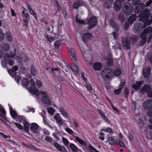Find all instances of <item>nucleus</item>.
I'll return each instance as SVG.
<instances>
[{"instance_id":"obj_44","label":"nucleus","mask_w":152,"mask_h":152,"mask_svg":"<svg viewBox=\"0 0 152 152\" xmlns=\"http://www.w3.org/2000/svg\"><path fill=\"white\" fill-rule=\"evenodd\" d=\"M46 38L47 41L50 42H51L52 41L54 40V38H53L52 37H51L47 34L46 35Z\"/></svg>"},{"instance_id":"obj_24","label":"nucleus","mask_w":152,"mask_h":152,"mask_svg":"<svg viewBox=\"0 0 152 152\" xmlns=\"http://www.w3.org/2000/svg\"><path fill=\"white\" fill-rule=\"evenodd\" d=\"M70 53L71 56L75 61H77V60L76 56V53L74 49L71 48L70 50Z\"/></svg>"},{"instance_id":"obj_61","label":"nucleus","mask_w":152,"mask_h":152,"mask_svg":"<svg viewBox=\"0 0 152 152\" xmlns=\"http://www.w3.org/2000/svg\"><path fill=\"white\" fill-rule=\"evenodd\" d=\"M29 12L30 13L31 15H33L36 19L37 18V15L34 12L33 10H32L31 11H30Z\"/></svg>"},{"instance_id":"obj_50","label":"nucleus","mask_w":152,"mask_h":152,"mask_svg":"<svg viewBox=\"0 0 152 152\" xmlns=\"http://www.w3.org/2000/svg\"><path fill=\"white\" fill-rule=\"evenodd\" d=\"M147 58L150 60L151 63H152V53H149L147 56Z\"/></svg>"},{"instance_id":"obj_63","label":"nucleus","mask_w":152,"mask_h":152,"mask_svg":"<svg viewBox=\"0 0 152 152\" xmlns=\"http://www.w3.org/2000/svg\"><path fill=\"white\" fill-rule=\"evenodd\" d=\"M113 34L114 39H117V37L118 36V33L117 32H114L113 33Z\"/></svg>"},{"instance_id":"obj_9","label":"nucleus","mask_w":152,"mask_h":152,"mask_svg":"<svg viewBox=\"0 0 152 152\" xmlns=\"http://www.w3.org/2000/svg\"><path fill=\"white\" fill-rule=\"evenodd\" d=\"M60 68L59 67L56 68H52L51 69V73L54 74L56 78L60 81H63L64 79L62 76L60 75H57L55 71H59Z\"/></svg>"},{"instance_id":"obj_32","label":"nucleus","mask_w":152,"mask_h":152,"mask_svg":"<svg viewBox=\"0 0 152 152\" xmlns=\"http://www.w3.org/2000/svg\"><path fill=\"white\" fill-rule=\"evenodd\" d=\"M122 71L120 69H117L114 72V75L117 77L120 76L121 73Z\"/></svg>"},{"instance_id":"obj_40","label":"nucleus","mask_w":152,"mask_h":152,"mask_svg":"<svg viewBox=\"0 0 152 152\" xmlns=\"http://www.w3.org/2000/svg\"><path fill=\"white\" fill-rule=\"evenodd\" d=\"M107 141L111 145H113L115 142L114 139L111 137H109L107 140Z\"/></svg>"},{"instance_id":"obj_17","label":"nucleus","mask_w":152,"mask_h":152,"mask_svg":"<svg viewBox=\"0 0 152 152\" xmlns=\"http://www.w3.org/2000/svg\"><path fill=\"white\" fill-rule=\"evenodd\" d=\"M110 25L112 27L114 28L116 31H118L119 30V26L118 23L115 22L112 19H110Z\"/></svg>"},{"instance_id":"obj_34","label":"nucleus","mask_w":152,"mask_h":152,"mask_svg":"<svg viewBox=\"0 0 152 152\" xmlns=\"http://www.w3.org/2000/svg\"><path fill=\"white\" fill-rule=\"evenodd\" d=\"M24 129L26 132H28L29 130V124L25 122L24 124Z\"/></svg>"},{"instance_id":"obj_33","label":"nucleus","mask_w":152,"mask_h":152,"mask_svg":"<svg viewBox=\"0 0 152 152\" xmlns=\"http://www.w3.org/2000/svg\"><path fill=\"white\" fill-rule=\"evenodd\" d=\"M71 68L76 74H77L79 72V70L76 65H74L72 67H71Z\"/></svg>"},{"instance_id":"obj_18","label":"nucleus","mask_w":152,"mask_h":152,"mask_svg":"<svg viewBox=\"0 0 152 152\" xmlns=\"http://www.w3.org/2000/svg\"><path fill=\"white\" fill-rule=\"evenodd\" d=\"M114 70L110 69H106L101 72V75H108L112 76V73L114 72Z\"/></svg>"},{"instance_id":"obj_10","label":"nucleus","mask_w":152,"mask_h":152,"mask_svg":"<svg viewBox=\"0 0 152 152\" xmlns=\"http://www.w3.org/2000/svg\"><path fill=\"white\" fill-rule=\"evenodd\" d=\"M143 107L145 110L152 109V99L145 101L143 103Z\"/></svg>"},{"instance_id":"obj_15","label":"nucleus","mask_w":152,"mask_h":152,"mask_svg":"<svg viewBox=\"0 0 152 152\" xmlns=\"http://www.w3.org/2000/svg\"><path fill=\"white\" fill-rule=\"evenodd\" d=\"M54 146L59 151L63 152H68L64 146H61L58 143L56 142L53 143Z\"/></svg>"},{"instance_id":"obj_25","label":"nucleus","mask_w":152,"mask_h":152,"mask_svg":"<svg viewBox=\"0 0 152 152\" xmlns=\"http://www.w3.org/2000/svg\"><path fill=\"white\" fill-rule=\"evenodd\" d=\"M137 18L136 14L132 15L128 19V21L130 24H132L136 20Z\"/></svg>"},{"instance_id":"obj_29","label":"nucleus","mask_w":152,"mask_h":152,"mask_svg":"<svg viewBox=\"0 0 152 152\" xmlns=\"http://www.w3.org/2000/svg\"><path fill=\"white\" fill-rule=\"evenodd\" d=\"M113 2V0H107L105 2V5L106 7L109 8L110 6L112 4Z\"/></svg>"},{"instance_id":"obj_23","label":"nucleus","mask_w":152,"mask_h":152,"mask_svg":"<svg viewBox=\"0 0 152 152\" xmlns=\"http://www.w3.org/2000/svg\"><path fill=\"white\" fill-rule=\"evenodd\" d=\"M102 67V65L101 63L97 62L95 63L93 65V68L94 69L99 71L101 69Z\"/></svg>"},{"instance_id":"obj_5","label":"nucleus","mask_w":152,"mask_h":152,"mask_svg":"<svg viewBox=\"0 0 152 152\" xmlns=\"http://www.w3.org/2000/svg\"><path fill=\"white\" fill-rule=\"evenodd\" d=\"M30 85L31 87L29 88L28 90L31 92L34 93L37 96H39L40 93L36 87H35V86L34 82L33 79L30 80Z\"/></svg>"},{"instance_id":"obj_57","label":"nucleus","mask_w":152,"mask_h":152,"mask_svg":"<svg viewBox=\"0 0 152 152\" xmlns=\"http://www.w3.org/2000/svg\"><path fill=\"white\" fill-rule=\"evenodd\" d=\"M15 59L17 61V62L21 63V59L19 56H16L15 58Z\"/></svg>"},{"instance_id":"obj_59","label":"nucleus","mask_w":152,"mask_h":152,"mask_svg":"<svg viewBox=\"0 0 152 152\" xmlns=\"http://www.w3.org/2000/svg\"><path fill=\"white\" fill-rule=\"evenodd\" d=\"M121 88H119L118 89L115 90L114 91V93L116 95L119 94L120 93L121 91Z\"/></svg>"},{"instance_id":"obj_45","label":"nucleus","mask_w":152,"mask_h":152,"mask_svg":"<svg viewBox=\"0 0 152 152\" xmlns=\"http://www.w3.org/2000/svg\"><path fill=\"white\" fill-rule=\"evenodd\" d=\"M70 147L72 150L74 151H77V148L75 145L73 143L70 144Z\"/></svg>"},{"instance_id":"obj_30","label":"nucleus","mask_w":152,"mask_h":152,"mask_svg":"<svg viewBox=\"0 0 152 152\" xmlns=\"http://www.w3.org/2000/svg\"><path fill=\"white\" fill-rule=\"evenodd\" d=\"M30 70L31 73L33 75L35 76L36 75L37 71L36 68L32 64L31 65Z\"/></svg>"},{"instance_id":"obj_56","label":"nucleus","mask_w":152,"mask_h":152,"mask_svg":"<svg viewBox=\"0 0 152 152\" xmlns=\"http://www.w3.org/2000/svg\"><path fill=\"white\" fill-rule=\"evenodd\" d=\"M15 124L16 126L19 129H23V127L21 124L17 123H15Z\"/></svg>"},{"instance_id":"obj_47","label":"nucleus","mask_w":152,"mask_h":152,"mask_svg":"<svg viewBox=\"0 0 152 152\" xmlns=\"http://www.w3.org/2000/svg\"><path fill=\"white\" fill-rule=\"evenodd\" d=\"M62 141L64 144L66 146L69 143V142L68 141L65 137H63L62 138Z\"/></svg>"},{"instance_id":"obj_41","label":"nucleus","mask_w":152,"mask_h":152,"mask_svg":"<svg viewBox=\"0 0 152 152\" xmlns=\"http://www.w3.org/2000/svg\"><path fill=\"white\" fill-rule=\"evenodd\" d=\"M22 83L24 85L26 86H27L29 84V80L27 78H23L22 80Z\"/></svg>"},{"instance_id":"obj_46","label":"nucleus","mask_w":152,"mask_h":152,"mask_svg":"<svg viewBox=\"0 0 152 152\" xmlns=\"http://www.w3.org/2000/svg\"><path fill=\"white\" fill-rule=\"evenodd\" d=\"M101 131L109 133H111L113 131L112 129L110 127H107L106 129H102Z\"/></svg>"},{"instance_id":"obj_51","label":"nucleus","mask_w":152,"mask_h":152,"mask_svg":"<svg viewBox=\"0 0 152 152\" xmlns=\"http://www.w3.org/2000/svg\"><path fill=\"white\" fill-rule=\"evenodd\" d=\"M66 131L68 133L70 134L71 135H72L73 133V131L70 129L67 128H66Z\"/></svg>"},{"instance_id":"obj_55","label":"nucleus","mask_w":152,"mask_h":152,"mask_svg":"<svg viewBox=\"0 0 152 152\" xmlns=\"http://www.w3.org/2000/svg\"><path fill=\"white\" fill-rule=\"evenodd\" d=\"M0 112L4 115L6 114V111L2 107L0 104Z\"/></svg>"},{"instance_id":"obj_42","label":"nucleus","mask_w":152,"mask_h":152,"mask_svg":"<svg viewBox=\"0 0 152 152\" xmlns=\"http://www.w3.org/2000/svg\"><path fill=\"white\" fill-rule=\"evenodd\" d=\"M6 37L7 40L10 41L12 40V37L10 33V32H7L6 35Z\"/></svg>"},{"instance_id":"obj_22","label":"nucleus","mask_w":152,"mask_h":152,"mask_svg":"<svg viewBox=\"0 0 152 152\" xmlns=\"http://www.w3.org/2000/svg\"><path fill=\"white\" fill-rule=\"evenodd\" d=\"M142 83V81H137L136 82V84L132 85V87L136 90H139Z\"/></svg>"},{"instance_id":"obj_14","label":"nucleus","mask_w":152,"mask_h":152,"mask_svg":"<svg viewBox=\"0 0 152 152\" xmlns=\"http://www.w3.org/2000/svg\"><path fill=\"white\" fill-rule=\"evenodd\" d=\"M151 68L150 67H145L143 69V72L144 78H148L150 76Z\"/></svg>"},{"instance_id":"obj_27","label":"nucleus","mask_w":152,"mask_h":152,"mask_svg":"<svg viewBox=\"0 0 152 152\" xmlns=\"http://www.w3.org/2000/svg\"><path fill=\"white\" fill-rule=\"evenodd\" d=\"M78 15V14H77L75 20L77 23L80 24H87V23L86 22V21L85 22L84 20H82L80 18H79L77 17Z\"/></svg>"},{"instance_id":"obj_8","label":"nucleus","mask_w":152,"mask_h":152,"mask_svg":"<svg viewBox=\"0 0 152 152\" xmlns=\"http://www.w3.org/2000/svg\"><path fill=\"white\" fill-rule=\"evenodd\" d=\"M40 94L42 95V99L43 102L45 104L50 105L51 104L50 100L49 98L47 96L46 92L44 91H41Z\"/></svg>"},{"instance_id":"obj_39","label":"nucleus","mask_w":152,"mask_h":152,"mask_svg":"<svg viewBox=\"0 0 152 152\" xmlns=\"http://www.w3.org/2000/svg\"><path fill=\"white\" fill-rule=\"evenodd\" d=\"M102 77L104 80L106 81H107L110 80V77H112L111 75H105L103 74V75H102Z\"/></svg>"},{"instance_id":"obj_35","label":"nucleus","mask_w":152,"mask_h":152,"mask_svg":"<svg viewBox=\"0 0 152 152\" xmlns=\"http://www.w3.org/2000/svg\"><path fill=\"white\" fill-rule=\"evenodd\" d=\"M61 43L60 41L58 40L56 41L54 44L55 48L56 49H58L59 47L61 45Z\"/></svg>"},{"instance_id":"obj_7","label":"nucleus","mask_w":152,"mask_h":152,"mask_svg":"<svg viewBox=\"0 0 152 152\" xmlns=\"http://www.w3.org/2000/svg\"><path fill=\"white\" fill-rule=\"evenodd\" d=\"M86 22L89 24L88 28L91 29L94 27L95 26L97 23V18L95 17H91L88 20H87Z\"/></svg>"},{"instance_id":"obj_2","label":"nucleus","mask_w":152,"mask_h":152,"mask_svg":"<svg viewBox=\"0 0 152 152\" xmlns=\"http://www.w3.org/2000/svg\"><path fill=\"white\" fill-rule=\"evenodd\" d=\"M151 29V27L148 26L145 29L140 35L141 38L139 41V45L140 46L143 45L146 42L147 40V34L149 32Z\"/></svg>"},{"instance_id":"obj_4","label":"nucleus","mask_w":152,"mask_h":152,"mask_svg":"<svg viewBox=\"0 0 152 152\" xmlns=\"http://www.w3.org/2000/svg\"><path fill=\"white\" fill-rule=\"evenodd\" d=\"M121 43L123 48L128 50L131 48L130 39L129 38L123 37L121 38Z\"/></svg>"},{"instance_id":"obj_16","label":"nucleus","mask_w":152,"mask_h":152,"mask_svg":"<svg viewBox=\"0 0 152 152\" xmlns=\"http://www.w3.org/2000/svg\"><path fill=\"white\" fill-rule=\"evenodd\" d=\"M83 2L82 0H76L73 5L74 9H77L79 7L83 5Z\"/></svg>"},{"instance_id":"obj_36","label":"nucleus","mask_w":152,"mask_h":152,"mask_svg":"<svg viewBox=\"0 0 152 152\" xmlns=\"http://www.w3.org/2000/svg\"><path fill=\"white\" fill-rule=\"evenodd\" d=\"M48 111L49 114L51 115H53L54 113L55 112V110L52 107H49L48 108Z\"/></svg>"},{"instance_id":"obj_60","label":"nucleus","mask_w":152,"mask_h":152,"mask_svg":"<svg viewBox=\"0 0 152 152\" xmlns=\"http://www.w3.org/2000/svg\"><path fill=\"white\" fill-rule=\"evenodd\" d=\"M147 115L150 117L152 118V109L147 112Z\"/></svg>"},{"instance_id":"obj_54","label":"nucleus","mask_w":152,"mask_h":152,"mask_svg":"<svg viewBox=\"0 0 152 152\" xmlns=\"http://www.w3.org/2000/svg\"><path fill=\"white\" fill-rule=\"evenodd\" d=\"M86 87L88 91H91L92 90L91 86L89 83L87 84L86 85Z\"/></svg>"},{"instance_id":"obj_31","label":"nucleus","mask_w":152,"mask_h":152,"mask_svg":"<svg viewBox=\"0 0 152 152\" xmlns=\"http://www.w3.org/2000/svg\"><path fill=\"white\" fill-rule=\"evenodd\" d=\"M59 109L60 111L64 116L66 117H68V114L66 111L62 107H59Z\"/></svg>"},{"instance_id":"obj_38","label":"nucleus","mask_w":152,"mask_h":152,"mask_svg":"<svg viewBox=\"0 0 152 152\" xmlns=\"http://www.w3.org/2000/svg\"><path fill=\"white\" fill-rule=\"evenodd\" d=\"M116 142L117 145L121 147H124V143L121 140L118 139L116 140Z\"/></svg>"},{"instance_id":"obj_48","label":"nucleus","mask_w":152,"mask_h":152,"mask_svg":"<svg viewBox=\"0 0 152 152\" xmlns=\"http://www.w3.org/2000/svg\"><path fill=\"white\" fill-rule=\"evenodd\" d=\"M9 73L12 76H15L16 73L14 71H13L12 69H10L8 70Z\"/></svg>"},{"instance_id":"obj_28","label":"nucleus","mask_w":152,"mask_h":152,"mask_svg":"<svg viewBox=\"0 0 152 152\" xmlns=\"http://www.w3.org/2000/svg\"><path fill=\"white\" fill-rule=\"evenodd\" d=\"M10 114L13 118H15L17 115V113L16 112L12 109V107H10Z\"/></svg>"},{"instance_id":"obj_20","label":"nucleus","mask_w":152,"mask_h":152,"mask_svg":"<svg viewBox=\"0 0 152 152\" xmlns=\"http://www.w3.org/2000/svg\"><path fill=\"white\" fill-rule=\"evenodd\" d=\"M92 36L91 34L90 33H87L83 35L82 37L83 41L86 43L89 40Z\"/></svg>"},{"instance_id":"obj_52","label":"nucleus","mask_w":152,"mask_h":152,"mask_svg":"<svg viewBox=\"0 0 152 152\" xmlns=\"http://www.w3.org/2000/svg\"><path fill=\"white\" fill-rule=\"evenodd\" d=\"M125 93V97L126 98H127L128 97L129 95V90L128 88L126 87L124 88V90Z\"/></svg>"},{"instance_id":"obj_11","label":"nucleus","mask_w":152,"mask_h":152,"mask_svg":"<svg viewBox=\"0 0 152 152\" xmlns=\"http://www.w3.org/2000/svg\"><path fill=\"white\" fill-rule=\"evenodd\" d=\"M39 126L36 123H33L31 124L30 127V129L33 133L37 134H39Z\"/></svg>"},{"instance_id":"obj_1","label":"nucleus","mask_w":152,"mask_h":152,"mask_svg":"<svg viewBox=\"0 0 152 152\" xmlns=\"http://www.w3.org/2000/svg\"><path fill=\"white\" fill-rule=\"evenodd\" d=\"M149 12V9H145L143 12L140 14L138 16V18H140L139 19V21L144 22V23H146V27L152 23V18L147 20L151 15V14Z\"/></svg>"},{"instance_id":"obj_3","label":"nucleus","mask_w":152,"mask_h":152,"mask_svg":"<svg viewBox=\"0 0 152 152\" xmlns=\"http://www.w3.org/2000/svg\"><path fill=\"white\" fill-rule=\"evenodd\" d=\"M146 24H142L138 22L135 23L133 26L134 33L136 34L140 33L142 29L146 27Z\"/></svg>"},{"instance_id":"obj_6","label":"nucleus","mask_w":152,"mask_h":152,"mask_svg":"<svg viewBox=\"0 0 152 152\" xmlns=\"http://www.w3.org/2000/svg\"><path fill=\"white\" fill-rule=\"evenodd\" d=\"M123 9L126 15H129L132 13L133 8L129 3L127 2L123 4Z\"/></svg>"},{"instance_id":"obj_64","label":"nucleus","mask_w":152,"mask_h":152,"mask_svg":"<svg viewBox=\"0 0 152 152\" xmlns=\"http://www.w3.org/2000/svg\"><path fill=\"white\" fill-rule=\"evenodd\" d=\"M149 121L151 124V125L148 126V127L150 129H152V119H149Z\"/></svg>"},{"instance_id":"obj_53","label":"nucleus","mask_w":152,"mask_h":152,"mask_svg":"<svg viewBox=\"0 0 152 152\" xmlns=\"http://www.w3.org/2000/svg\"><path fill=\"white\" fill-rule=\"evenodd\" d=\"M4 38V34L2 33L1 29H0V39L2 40Z\"/></svg>"},{"instance_id":"obj_43","label":"nucleus","mask_w":152,"mask_h":152,"mask_svg":"<svg viewBox=\"0 0 152 152\" xmlns=\"http://www.w3.org/2000/svg\"><path fill=\"white\" fill-rule=\"evenodd\" d=\"M118 19L121 21H123L124 20V17L123 13H119L118 16Z\"/></svg>"},{"instance_id":"obj_19","label":"nucleus","mask_w":152,"mask_h":152,"mask_svg":"<svg viewBox=\"0 0 152 152\" xmlns=\"http://www.w3.org/2000/svg\"><path fill=\"white\" fill-rule=\"evenodd\" d=\"M14 58V55L12 52H10L9 54L6 53L4 54V59L7 61H9L10 58Z\"/></svg>"},{"instance_id":"obj_58","label":"nucleus","mask_w":152,"mask_h":152,"mask_svg":"<svg viewBox=\"0 0 152 152\" xmlns=\"http://www.w3.org/2000/svg\"><path fill=\"white\" fill-rule=\"evenodd\" d=\"M36 83L39 88H40L42 85L41 82L39 80H37L36 82Z\"/></svg>"},{"instance_id":"obj_49","label":"nucleus","mask_w":152,"mask_h":152,"mask_svg":"<svg viewBox=\"0 0 152 152\" xmlns=\"http://www.w3.org/2000/svg\"><path fill=\"white\" fill-rule=\"evenodd\" d=\"M88 150L91 152H94V151H95L96 150L95 148H94L90 145L88 146Z\"/></svg>"},{"instance_id":"obj_26","label":"nucleus","mask_w":152,"mask_h":152,"mask_svg":"<svg viewBox=\"0 0 152 152\" xmlns=\"http://www.w3.org/2000/svg\"><path fill=\"white\" fill-rule=\"evenodd\" d=\"M54 118L56 120V122L58 124L62 125L63 121L62 120V118L59 114H57L54 116Z\"/></svg>"},{"instance_id":"obj_37","label":"nucleus","mask_w":152,"mask_h":152,"mask_svg":"<svg viewBox=\"0 0 152 152\" xmlns=\"http://www.w3.org/2000/svg\"><path fill=\"white\" fill-rule=\"evenodd\" d=\"M2 49L4 51H8L10 49V46L7 44H4L2 46Z\"/></svg>"},{"instance_id":"obj_13","label":"nucleus","mask_w":152,"mask_h":152,"mask_svg":"<svg viewBox=\"0 0 152 152\" xmlns=\"http://www.w3.org/2000/svg\"><path fill=\"white\" fill-rule=\"evenodd\" d=\"M122 5V1L121 0H117L114 3V8L116 11H119L121 9Z\"/></svg>"},{"instance_id":"obj_12","label":"nucleus","mask_w":152,"mask_h":152,"mask_svg":"<svg viewBox=\"0 0 152 152\" xmlns=\"http://www.w3.org/2000/svg\"><path fill=\"white\" fill-rule=\"evenodd\" d=\"M145 7V5L143 3H140L134 9L136 13H139L142 12Z\"/></svg>"},{"instance_id":"obj_21","label":"nucleus","mask_w":152,"mask_h":152,"mask_svg":"<svg viewBox=\"0 0 152 152\" xmlns=\"http://www.w3.org/2000/svg\"><path fill=\"white\" fill-rule=\"evenodd\" d=\"M151 88L150 86L147 84L145 85L142 88L141 90L140 91V93L144 94L147 93H148Z\"/></svg>"},{"instance_id":"obj_62","label":"nucleus","mask_w":152,"mask_h":152,"mask_svg":"<svg viewBox=\"0 0 152 152\" xmlns=\"http://www.w3.org/2000/svg\"><path fill=\"white\" fill-rule=\"evenodd\" d=\"M148 96L149 97H152V88L150 89V90L147 93Z\"/></svg>"}]
</instances>
